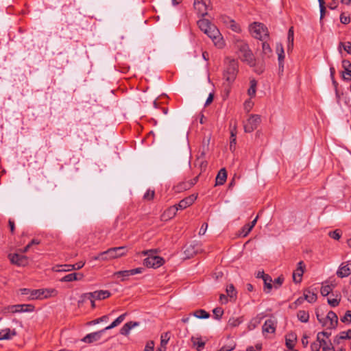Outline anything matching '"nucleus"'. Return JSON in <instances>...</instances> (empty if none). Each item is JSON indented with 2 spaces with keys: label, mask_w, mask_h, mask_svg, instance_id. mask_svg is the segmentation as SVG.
Wrapping results in <instances>:
<instances>
[{
  "label": "nucleus",
  "mask_w": 351,
  "mask_h": 351,
  "mask_svg": "<svg viewBox=\"0 0 351 351\" xmlns=\"http://www.w3.org/2000/svg\"><path fill=\"white\" fill-rule=\"evenodd\" d=\"M243 62L253 68V71L258 74H261L265 70L264 62L263 61L257 62L248 45L244 43H243Z\"/></svg>",
  "instance_id": "nucleus-1"
},
{
  "label": "nucleus",
  "mask_w": 351,
  "mask_h": 351,
  "mask_svg": "<svg viewBox=\"0 0 351 351\" xmlns=\"http://www.w3.org/2000/svg\"><path fill=\"white\" fill-rule=\"evenodd\" d=\"M126 247L121 246L112 247L106 251L99 253L94 257L95 260L109 261L114 258H118L126 254Z\"/></svg>",
  "instance_id": "nucleus-2"
},
{
  "label": "nucleus",
  "mask_w": 351,
  "mask_h": 351,
  "mask_svg": "<svg viewBox=\"0 0 351 351\" xmlns=\"http://www.w3.org/2000/svg\"><path fill=\"white\" fill-rule=\"evenodd\" d=\"M250 34L260 40H265L269 38L267 27L261 23L254 22L249 26Z\"/></svg>",
  "instance_id": "nucleus-3"
},
{
  "label": "nucleus",
  "mask_w": 351,
  "mask_h": 351,
  "mask_svg": "<svg viewBox=\"0 0 351 351\" xmlns=\"http://www.w3.org/2000/svg\"><path fill=\"white\" fill-rule=\"evenodd\" d=\"M20 291L22 295H28L29 300L41 299L43 298H48L53 294H56L55 289H29L27 288L21 289Z\"/></svg>",
  "instance_id": "nucleus-4"
},
{
  "label": "nucleus",
  "mask_w": 351,
  "mask_h": 351,
  "mask_svg": "<svg viewBox=\"0 0 351 351\" xmlns=\"http://www.w3.org/2000/svg\"><path fill=\"white\" fill-rule=\"evenodd\" d=\"M144 256H147L143 261V265L149 268H158L165 263L164 259L158 256L154 255V250H145L142 252Z\"/></svg>",
  "instance_id": "nucleus-5"
},
{
  "label": "nucleus",
  "mask_w": 351,
  "mask_h": 351,
  "mask_svg": "<svg viewBox=\"0 0 351 351\" xmlns=\"http://www.w3.org/2000/svg\"><path fill=\"white\" fill-rule=\"evenodd\" d=\"M226 68L223 73L224 79L230 84L234 82L239 71V64L234 59H226Z\"/></svg>",
  "instance_id": "nucleus-6"
},
{
  "label": "nucleus",
  "mask_w": 351,
  "mask_h": 351,
  "mask_svg": "<svg viewBox=\"0 0 351 351\" xmlns=\"http://www.w3.org/2000/svg\"><path fill=\"white\" fill-rule=\"evenodd\" d=\"M209 38L212 39L215 46L218 48H222L224 45V43L221 35L219 29L215 25H213L210 27L208 32H204Z\"/></svg>",
  "instance_id": "nucleus-7"
},
{
  "label": "nucleus",
  "mask_w": 351,
  "mask_h": 351,
  "mask_svg": "<svg viewBox=\"0 0 351 351\" xmlns=\"http://www.w3.org/2000/svg\"><path fill=\"white\" fill-rule=\"evenodd\" d=\"M34 309V306L32 304H16L4 308L3 313L6 314L8 313L32 312Z\"/></svg>",
  "instance_id": "nucleus-8"
},
{
  "label": "nucleus",
  "mask_w": 351,
  "mask_h": 351,
  "mask_svg": "<svg viewBox=\"0 0 351 351\" xmlns=\"http://www.w3.org/2000/svg\"><path fill=\"white\" fill-rule=\"evenodd\" d=\"M10 260L12 264L18 266H25L28 263V258L24 255L13 254L9 255Z\"/></svg>",
  "instance_id": "nucleus-9"
},
{
  "label": "nucleus",
  "mask_w": 351,
  "mask_h": 351,
  "mask_svg": "<svg viewBox=\"0 0 351 351\" xmlns=\"http://www.w3.org/2000/svg\"><path fill=\"white\" fill-rule=\"evenodd\" d=\"M276 52L278 53V73L279 75H282L284 71L285 52L282 44L277 45Z\"/></svg>",
  "instance_id": "nucleus-10"
},
{
  "label": "nucleus",
  "mask_w": 351,
  "mask_h": 351,
  "mask_svg": "<svg viewBox=\"0 0 351 351\" xmlns=\"http://www.w3.org/2000/svg\"><path fill=\"white\" fill-rule=\"evenodd\" d=\"M261 118L258 115H252L245 125V132H251L257 129Z\"/></svg>",
  "instance_id": "nucleus-11"
},
{
  "label": "nucleus",
  "mask_w": 351,
  "mask_h": 351,
  "mask_svg": "<svg viewBox=\"0 0 351 351\" xmlns=\"http://www.w3.org/2000/svg\"><path fill=\"white\" fill-rule=\"evenodd\" d=\"M324 319L327 322V326H326L327 328L332 329L337 327L338 324V317L335 312L330 311Z\"/></svg>",
  "instance_id": "nucleus-12"
},
{
  "label": "nucleus",
  "mask_w": 351,
  "mask_h": 351,
  "mask_svg": "<svg viewBox=\"0 0 351 351\" xmlns=\"http://www.w3.org/2000/svg\"><path fill=\"white\" fill-rule=\"evenodd\" d=\"M305 265L303 261H300L298 263L296 269L293 273V280L295 283H299L302 281V277L304 272Z\"/></svg>",
  "instance_id": "nucleus-13"
},
{
  "label": "nucleus",
  "mask_w": 351,
  "mask_h": 351,
  "mask_svg": "<svg viewBox=\"0 0 351 351\" xmlns=\"http://www.w3.org/2000/svg\"><path fill=\"white\" fill-rule=\"evenodd\" d=\"M104 332V330L102 329L97 332L89 333L82 338L81 341L87 343H92L95 341H97L101 339V335Z\"/></svg>",
  "instance_id": "nucleus-14"
},
{
  "label": "nucleus",
  "mask_w": 351,
  "mask_h": 351,
  "mask_svg": "<svg viewBox=\"0 0 351 351\" xmlns=\"http://www.w3.org/2000/svg\"><path fill=\"white\" fill-rule=\"evenodd\" d=\"M197 196L196 195H194V194L191 195L182 199L178 203V204H177L176 206L178 208V210L179 209H180V210L185 209L193 204L195 200L197 199Z\"/></svg>",
  "instance_id": "nucleus-15"
},
{
  "label": "nucleus",
  "mask_w": 351,
  "mask_h": 351,
  "mask_svg": "<svg viewBox=\"0 0 351 351\" xmlns=\"http://www.w3.org/2000/svg\"><path fill=\"white\" fill-rule=\"evenodd\" d=\"M194 8L197 14L202 16L207 14V5L206 1L195 0Z\"/></svg>",
  "instance_id": "nucleus-16"
},
{
  "label": "nucleus",
  "mask_w": 351,
  "mask_h": 351,
  "mask_svg": "<svg viewBox=\"0 0 351 351\" xmlns=\"http://www.w3.org/2000/svg\"><path fill=\"white\" fill-rule=\"evenodd\" d=\"M351 274V263L341 264L339 266L337 275L339 278H344Z\"/></svg>",
  "instance_id": "nucleus-17"
},
{
  "label": "nucleus",
  "mask_w": 351,
  "mask_h": 351,
  "mask_svg": "<svg viewBox=\"0 0 351 351\" xmlns=\"http://www.w3.org/2000/svg\"><path fill=\"white\" fill-rule=\"evenodd\" d=\"M178 210V208L176 206L169 207L166 210H165L162 215H161V220L168 221L172 219L176 216Z\"/></svg>",
  "instance_id": "nucleus-18"
},
{
  "label": "nucleus",
  "mask_w": 351,
  "mask_h": 351,
  "mask_svg": "<svg viewBox=\"0 0 351 351\" xmlns=\"http://www.w3.org/2000/svg\"><path fill=\"white\" fill-rule=\"evenodd\" d=\"M276 322L272 319H267L263 326V332L274 333L276 330Z\"/></svg>",
  "instance_id": "nucleus-19"
},
{
  "label": "nucleus",
  "mask_w": 351,
  "mask_h": 351,
  "mask_svg": "<svg viewBox=\"0 0 351 351\" xmlns=\"http://www.w3.org/2000/svg\"><path fill=\"white\" fill-rule=\"evenodd\" d=\"M227 179V172L225 168H222L218 172L216 179L215 185H223Z\"/></svg>",
  "instance_id": "nucleus-20"
},
{
  "label": "nucleus",
  "mask_w": 351,
  "mask_h": 351,
  "mask_svg": "<svg viewBox=\"0 0 351 351\" xmlns=\"http://www.w3.org/2000/svg\"><path fill=\"white\" fill-rule=\"evenodd\" d=\"M139 325L138 322H129L123 325L120 330V333L123 335H128L130 333L131 329Z\"/></svg>",
  "instance_id": "nucleus-21"
},
{
  "label": "nucleus",
  "mask_w": 351,
  "mask_h": 351,
  "mask_svg": "<svg viewBox=\"0 0 351 351\" xmlns=\"http://www.w3.org/2000/svg\"><path fill=\"white\" fill-rule=\"evenodd\" d=\"M257 88V81L254 78L250 79V86L247 90L248 96L251 98H254L256 96Z\"/></svg>",
  "instance_id": "nucleus-22"
},
{
  "label": "nucleus",
  "mask_w": 351,
  "mask_h": 351,
  "mask_svg": "<svg viewBox=\"0 0 351 351\" xmlns=\"http://www.w3.org/2000/svg\"><path fill=\"white\" fill-rule=\"evenodd\" d=\"M169 339L170 335L169 332L162 333L160 337V347L157 349V351H166V346Z\"/></svg>",
  "instance_id": "nucleus-23"
},
{
  "label": "nucleus",
  "mask_w": 351,
  "mask_h": 351,
  "mask_svg": "<svg viewBox=\"0 0 351 351\" xmlns=\"http://www.w3.org/2000/svg\"><path fill=\"white\" fill-rule=\"evenodd\" d=\"M93 293V299L95 300H104L106 298H108L110 296V291L106 290H100V291H95L94 292H92Z\"/></svg>",
  "instance_id": "nucleus-24"
},
{
  "label": "nucleus",
  "mask_w": 351,
  "mask_h": 351,
  "mask_svg": "<svg viewBox=\"0 0 351 351\" xmlns=\"http://www.w3.org/2000/svg\"><path fill=\"white\" fill-rule=\"evenodd\" d=\"M16 332L15 330L12 332L9 328H5L0 331V340H6L11 339L12 336H15Z\"/></svg>",
  "instance_id": "nucleus-25"
},
{
  "label": "nucleus",
  "mask_w": 351,
  "mask_h": 351,
  "mask_svg": "<svg viewBox=\"0 0 351 351\" xmlns=\"http://www.w3.org/2000/svg\"><path fill=\"white\" fill-rule=\"evenodd\" d=\"M197 24L199 29L204 32H208L210 27L213 25V24H211L210 21L206 19H199Z\"/></svg>",
  "instance_id": "nucleus-26"
},
{
  "label": "nucleus",
  "mask_w": 351,
  "mask_h": 351,
  "mask_svg": "<svg viewBox=\"0 0 351 351\" xmlns=\"http://www.w3.org/2000/svg\"><path fill=\"white\" fill-rule=\"evenodd\" d=\"M258 216H256L250 223L243 227V237H245L252 230L257 222Z\"/></svg>",
  "instance_id": "nucleus-27"
},
{
  "label": "nucleus",
  "mask_w": 351,
  "mask_h": 351,
  "mask_svg": "<svg viewBox=\"0 0 351 351\" xmlns=\"http://www.w3.org/2000/svg\"><path fill=\"white\" fill-rule=\"evenodd\" d=\"M191 340L193 347H195L197 351H201L205 346V342L202 341L200 337H192Z\"/></svg>",
  "instance_id": "nucleus-28"
},
{
  "label": "nucleus",
  "mask_w": 351,
  "mask_h": 351,
  "mask_svg": "<svg viewBox=\"0 0 351 351\" xmlns=\"http://www.w3.org/2000/svg\"><path fill=\"white\" fill-rule=\"evenodd\" d=\"M262 43V52L264 56L267 58H270L272 56V49L269 45V43H267L266 40H263Z\"/></svg>",
  "instance_id": "nucleus-29"
},
{
  "label": "nucleus",
  "mask_w": 351,
  "mask_h": 351,
  "mask_svg": "<svg viewBox=\"0 0 351 351\" xmlns=\"http://www.w3.org/2000/svg\"><path fill=\"white\" fill-rule=\"evenodd\" d=\"M125 315H126L125 313L121 315L110 325L106 326L103 330H104V331H106V330L112 329V328L117 326L124 320Z\"/></svg>",
  "instance_id": "nucleus-30"
},
{
  "label": "nucleus",
  "mask_w": 351,
  "mask_h": 351,
  "mask_svg": "<svg viewBox=\"0 0 351 351\" xmlns=\"http://www.w3.org/2000/svg\"><path fill=\"white\" fill-rule=\"evenodd\" d=\"M263 316H261L260 315H258L256 317L252 318L248 324L249 330H253L258 325H259L261 324V319H263Z\"/></svg>",
  "instance_id": "nucleus-31"
},
{
  "label": "nucleus",
  "mask_w": 351,
  "mask_h": 351,
  "mask_svg": "<svg viewBox=\"0 0 351 351\" xmlns=\"http://www.w3.org/2000/svg\"><path fill=\"white\" fill-rule=\"evenodd\" d=\"M263 280L264 282V290L267 293H269L271 289H272V279L268 274L266 275L263 278Z\"/></svg>",
  "instance_id": "nucleus-32"
},
{
  "label": "nucleus",
  "mask_w": 351,
  "mask_h": 351,
  "mask_svg": "<svg viewBox=\"0 0 351 351\" xmlns=\"http://www.w3.org/2000/svg\"><path fill=\"white\" fill-rule=\"evenodd\" d=\"M198 180V176H196L193 179L191 180L189 182H187L186 183H182L178 187H180V189L183 190H187L189 189L191 187H192L193 185H195Z\"/></svg>",
  "instance_id": "nucleus-33"
},
{
  "label": "nucleus",
  "mask_w": 351,
  "mask_h": 351,
  "mask_svg": "<svg viewBox=\"0 0 351 351\" xmlns=\"http://www.w3.org/2000/svg\"><path fill=\"white\" fill-rule=\"evenodd\" d=\"M317 341L320 342L323 351H335L330 341L327 342L325 339L317 340Z\"/></svg>",
  "instance_id": "nucleus-34"
},
{
  "label": "nucleus",
  "mask_w": 351,
  "mask_h": 351,
  "mask_svg": "<svg viewBox=\"0 0 351 351\" xmlns=\"http://www.w3.org/2000/svg\"><path fill=\"white\" fill-rule=\"evenodd\" d=\"M193 315L198 319H207L210 317V314L205 310L199 309L193 313Z\"/></svg>",
  "instance_id": "nucleus-35"
},
{
  "label": "nucleus",
  "mask_w": 351,
  "mask_h": 351,
  "mask_svg": "<svg viewBox=\"0 0 351 351\" xmlns=\"http://www.w3.org/2000/svg\"><path fill=\"white\" fill-rule=\"evenodd\" d=\"M304 297L310 303H313L317 300V295L308 290L304 291Z\"/></svg>",
  "instance_id": "nucleus-36"
},
{
  "label": "nucleus",
  "mask_w": 351,
  "mask_h": 351,
  "mask_svg": "<svg viewBox=\"0 0 351 351\" xmlns=\"http://www.w3.org/2000/svg\"><path fill=\"white\" fill-rule=\"evenodd\" d=\"M297 317L300 322L306 323L308 321L309 314L305 311H299L297 313Z\"/></svg>",
  "instance_id": "nucleus-37"
},
{
  "label": "nucleus",
  "mask_w": 351,
  "mask_h": 351,
  "mask_svg": "<svg viewBox=\"0 0 351 351\" xmlns=\"http://www.w3.org/2000/svg\"><path fill=\"white\" fill-rule=\"evenodd\" d=\"M228 340H229V342L228 343H226V345H224L221 349H219L217 351H232V350H233L236 346V343L232 339H230Z\"/></svg>",
  "instance_id": "nucleus-38"
},
{
  "label": "nucleus",
  "mask_w": 351,
  "mask_h": 351,
  "mask_svg": "<svg viewBox=\"0 0 351 351\" xmlns=\"http://www.w3.org/2000/svg\"><path fill=\"white\" fill-rule=\"evenodd\" d=\"M78 274L77 273H72L66 275L63 278L60 279L61 282H73L75 280H78L79 278H77Z\"/></svg>",
  "instance_id": "nucleus-39"
},
{
  "label": "nucleus",
  "mask_w": 351,
  "mask_h": 351,
  "mask_svg": "<svg viewBox=\"0 0 351 351\" xmlns=\"http://www.w3.org/2000/svg\"><path fill=\"white\" fill-rule=\"evenodd\" d=\"M226 293H227L228 296H229L230 298V299L235 300L236 295H237V291H236L235 288L233 286V285L230 284L227 286Z\"/></svg>",
  "instance_id": "nucleus-40"
},
{
  "label": "nucleus",
  "mask_w": 351,
  "mask_h": 351,
  "mask_svg": "<svg viewBox=\"0 0 351 351\" xmlns=\"http://www.w3.org/2000/svg\"><path fill=\"white\" fill-rule=\"evenodd\" d=\"M130 275V270L119 271L114 273V276L121 278L122 280H125Z\"/></svg>",
  "instance_id": "nucleus-41"
},
{
  "label": "nucleus",
  "mask_w": 351,
  "mask_h": 351,
  "mask_svg": "<svg viewBox=\"0 0 351 351\" xmlns=\"http://www.w3.org/2000/svg\"><path fill=\"white\" fill-rule=\"evenodd\" d=\"M351 339V330H348L347 331H342L339 333V336L336 337L335 341H337L339 343L338 339Z\"/></svg>",
  "instance_id": "nucleus-42"
},
{
  "label": "nucleus",
  "mask_w": 351,
  "mask_h": 351,
  "mask_svg": "<svg viewBox=\"0 0 351 351\" xmlns=\"http://www.w3.org/2000/svg\"><path fill=\"white\" fill-rule=\"evenodd\" d=\"M295 339L293 335H289V337H286V346L289 350L294 348Z\"/></svg>",
  "instance_id": "nucleus-43"
},
{
  "label": "nucleus",
  "mask_w": 351,
  "mask_h": 351,
  "mask_svg": "<svg viewBox=\"0 0 351 351\" xmlns=\"http://www.w3.org/2000/svg\"><path fill=\"white\" fill-rule=\"evenodd\" d=\"M184 254H186V257L188 258L193 257V255L196 254V251L195 250V246L191 245L186 247L184 250Z\"/></svg>",
  "instance_id": "nucleus-44"
},
{
  "label": "nucleus",
  "mask_w": 351,
  "mask_h": 351,
  "mask_svg": "<svg viewBox=\"0 0 351 351\" xmlns=\"http://www.w3.org/2000/svg\"><path fill=\"white\" fill-rule=\"evenodd\" d=\"M333 287L332 285H324L322 287L320 292L323 296H327L332 291Z\"/></svg>",
  "instance_id": "nucleus-45"
},
{
  "label": "nucleus",
  "mask_w": 351,
  "mask_h": 351,
  "mask_svg": "<svg viewBox=\"0 0 351 351\" xmlns=\"http://www.w3.org/2000/svg\"><path fill=\"white\" fill-rule=\"evenodd\" d=\"M230 149L232 152H234L235 149V144H236V134L237 133H230Z\"/></svg>",
  "instance_id": "nucleus-46"
},
{
  "label": "nucleus",
  "mask_w": 351,
  "mask_h": 351,
  "mask_svg": "<svg viewBox=\"0 0 351 351\" xmlns=\"http://www.w3.org/2000/svg\"><path fill=\"white\" fill-rule=\"evenodd\" d=\"M244 109L249 112L254 106V102L252 101V98L250 97L248 99H246L244 102Z\"/></svg>",
  "instance_id": "nucleus-47"
},
{
  "label": "nucleus",
  "mask_w": 351,
  "mask_h": 351,
  "mask_svg": "<svg viewBox=\"0 0 351 351\" xmlns=\"http://www.w3.org/2000/svg\"><path fill=\"white\" fill-rule=\"evenodd\" d=\"M328 235L330 237L335 240H339L341 237V232L339 230H335L334 231L330 232L328 233Z\"/></svg>",
  "instance_id": "nucleus-48"
},
{
  "label": "nucleus",
  "mask_w": 351,
  "mask_h": 351,
  "mask_svg": "<svg viewBox=\"0 0 351 351\" xmlns=\"http://www.w3.org/2000/svg\"><path fill=\"white\" fill-rule=\"evenodd\" d=\"M40 243V241L37 239H32L29 244H27L22 250L21 252L25 253L31 247L32 245H38Z\"/></svg>",
  "instance_id": "nucleus-49"
},
{
  "label": "nucleus",
  "mask_w": 351,
  "mask_h": 351,
  "mask_svg": "<svg viewBox=\"0 0 351 351\" xmlns=\"http://www.w3.org/2000/svg\"><path fill=\"white\" fill-rule=\"evenodd\" d=\"M213 312L215 319H220L223 314V311L220 307H217V308H214Z\"/></svg>",
  "instance_id": "nucleus-50"
},
{
  "label": "nucleus",
  "mask_w": 351,
  "mask_h": 351,
  "mask_svg": "<svg viewBox=\"0 0 351 351\" xmlns=\"http://www.w3.org/2000/svg\"><path fill=\"white\" fill-rule=\"evenodd\" d=\"M343 47V49L349 54H351V43H340L339 47Z\"/></svg>",
  "instance_id": "nucleus-51"
},
{
  "label": "nucleus",
  "mask_w": 351,
  "mask_h": 351,
  "mask_svg": "<svg viewBox=\"0 0 351 351\" xmlns=\"http://www.w3.org/2000/svg\"><path fill=\"white\" fill-rule=\"evenodd\" d=\"M241 324V321L239 319V318H230L228 321V326H231V327H236V326H239V324Z\"/></svg>",
  "instance_id": "nucleus-52"
},
{
  "label": "nucleus",
  "mask_w": 351,
  "mask_h": 351,
  "mask_svg": "<svg viewBox=\"0 0 351 351\" xmlns=\"http://www.w3.org/2000/svg\"><path fill=\"white\" fill-rule=\"evenodd\" d=\"M221 21L227 27H228L231 23H232L233 19L228 16H222L221 17Z\"/></svg>",
  "instance_id": "nucleus-53"
},
{
  "label": "nucleus",
  "mask_w": 351,
  "mask_h": 351,
  "mask_svg": "<svg viewBox=\"0 0 351 351\" xmlns=\"http://www.w3.org/2000/svg\"><path fill=\"white\" fill-rule=\"evenodd\" d=\"M342 66L343 67L345 71L351 73V62L349 60H343L342 61Z\"/></svg>",
  "instance_id": "nucleus-54"
},
{
  "label": "nucleus",
  "mask_w": 351,
  "mask_h": 351,
  "mask_svg": "<svg viewBox=\"0 0 351 351\" xmlns=\"http://www.w3.org/2000/svg\"><path fill=\"white\" fill-rule=\"evenodd\" d=\"M288 43H289L291 47L293 46V27H291L288 32Z\"/></svg>",
  "instance_id": "nucleus-55"
},
{
  "label": "nucleus",
  "mask_w": 351,
  "mask_h": 351,
  "mask_svg": "<svg viewBox=\"0 0 351 351\" xmlns=\"http://www.w3.org/2000/svg\"><path fill=\"white\" fill-rule=\"evenodd\" d=\"M341 321L343 323L347 322H351V311H347L343 317L341 318Z\"/></svg>",
  "instance_id": "nucleus-56"
},
{
  "label": "nucleus",
  "mask_w": 351,
  "mask_h": 351,
  "mask_svg": "<svg viewBox=\"0 0 351 351\" xmlns=\"http://www.w3.org/2000/svg\"><path fill=\"white\" fill-rule=\"evenodd\" d=\"M320 348H321L320 342L317 341V340L315 342H313L311 344V351H320Z\"/></svg>",
  "instance_id": "nucleus-57"
},
{
  "label": "nucleus",
  "mask_w": 351,
  "mask_h": 351,
  "mask_svg": "<svg viewBox=\"0 0 351 351\" xmlns=\"http://www.w3.org/2000/svg\"><path fill=\"white\" fill-rule=\"evenodd\" d=\"M340 300H341L340 298L339 299H337V298H333V299L328 298V303L332 307H335V306L339 305V304L340 302Z\"/></svg>",
  "instance_id": "nucleus-58"
},
{
  "label": "nucleus",
  "mask_w": 351,
  "mask_h": 351,
  "mask_svg": "<svg viewBox=\"0 0 351 351\" xmlns=\"http://www.w3.org/2000/svg\"><path fill=\"white\" fill-rule=\"evenodd\" d=\"M154 197V191L148 190L144 195L143 198L147 200H151Z\"/></svg>",
  "instance_id": "nucleus-59"
},
{
  "label": "nucleus",
  "mask_w": 351,
  "mask_h": 351,
  "mask_svg": "<svg viewBox=\"0 0 351 351\" xmlns=\"http://www.w3.org/2000/svg\"><path fill=\"white\" fill-rule=\"evenodd\" d=\"M340 21L343 24H348L350 22V16H346L344 13L340 15Z\"/></svg>",
  "instance_id": "nucleus-60"
},
{
  "label": "nucleus",
  "mask_w": 351,
  "mask_h": 351,
  "mask_svg": "<svg viewBox=\"0 0 351 351\" xmlns=\"http://www.w3.org/2000/svg\"><path fill=\"white\" fill-rule=\"evenodd\" d=\"M108 315H104L99 318H97L93 321H92L91 322H90V324H99L101 322H106L108 321Z\"/></svg>",
  "instance_id": "nucleus-61"
},
{
  "label": "nucleus",
  "mask_w": 351,
  "mask_h": 351,
  "mask_svg": "<svg viewBox=\"0 0 351 351\" xmlns=\"http://www.w3.org/2000/svg\"><path fill=\"white\" fill-rule=\"evenodd\" d=\"M228 28H230L232 31L235 32H239L240 31V26L237 24L234 20L232 23L229 25Z\"/></svg>",
  "instance_id": "nucleus-62"
},
{
  "label": "nucleus",
  "mask_w": 351,
  "mask_h": 351,
  "mask_svg": "<svg viewBox=\"0 0 351 351\" xmlns=\"http://www.w3.org/2000/svg\"><path fill=\"white\" fill-rule=\"evenodd\" d=\"M85 263L82 261H80L75 264L72 265V266H69V267H71V269H73L74 270H78L81 268H82L84 265Z\"/></svg>",
  "instance_id": "nucleus-63"
},
{
  "label": "nucleus",
  "mask_w": 351,
  "mask_h": 351,
  "mask_svg": "<svg viewBox=\"0 0 351 351\" xmlns=\"http://www.w3.org/2000/svg\"><path fill=\"white\" fill-rule=\"evenodd\" d=\"M154 348V342L149 341L147 343L144 351H153Z\"/></svg>",
  "instance_id": "nucleus-64"
}]
</instances>
